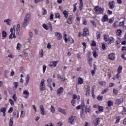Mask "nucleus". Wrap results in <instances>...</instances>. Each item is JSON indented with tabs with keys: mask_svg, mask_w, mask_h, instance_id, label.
<instances>
[{
	"mask_svg": "<svg viewBox=\"0 0 126 126\" xmlns=\"http://www.w3.org/2000/svg\"><path fill=\"white\" fill-rule=\"evenodd\" d=\"M99 54L97 53L95 51H94L93 52V55L94 58H98V55Z\"/></svg>",
	"mask_w": 126,
	"mask_h": 126,
	"instance_id": "20",
	"label": "nucleus"
},
{
	"mask_svg": "<svg viewBox=\"0 0 126 126\" xmlns=\"http://www.w3.org/2000/svg\"><path fill=\"white\" fill-rule=\"evenodd\" d=\"M9 21H10V20H9V19H7V20H4V22H6L7 25H10V24H9Z\"/></svg>",
	"mask_w": 126,
	"mask_h": 126,
	"instance_id": "41",
	"label": "nucleus"
},
{
	"mask_svg": "<svg viewBox=\"0 0 126 126\" xmlns=\"http://www.w3.org/2000/svg\"><path fill=\"white\" fill-rule=\"evenodd\" d=\"M82 107H83V106L82 105H79V106L76 107V109H77V110H80V109H81Z\"/></svg>",
	"mask_w": 126,
	"mask_h": 126,
	"instance_id": "49",
	"label": "nucleus"
},
{
	"mask_svg": "<svg viewBox=\"0 0 126 126\" xmlns=\"http://www.w3.org/2000/svg\"><path fill=\"white\" fill-rule=\"evenodd\" d=\"M68 41L69 43H71V44H73V43H74V40H73V39L71 37L68 38Z\"/></svg>",
	"mask_w": 126,
	"mask_h": 126,
	"instance_id": "28",
	"label": "nucleus"
},
{
	"mask_svg": "<svg viewBox=\"0 0 126 126\" xmlns=\"http://www.w3.org/2000/svg\"><path fill=\"white\" fill-rule=\"evenodd\" d=\"M59 112H60V113H62V114H63V115H66V110L64 109H63L61 108H58Z\"/></svg>",
	"mask_w": 126,
	"mask_h": 126,
	"instance_id": "16",
	"label": "nucleus"
},
{
	"mask_svg": "<svg viewBox=\"0 0 126 126\" xmlns=\"http://www.w3.org/2000/svg\"><path fill=\"white\" fill-rule=\"evenodd\" d=\"M98 111H99V112H103V107L99 106L98 107Z\"/></svg>",
	"mask_w": 126,
	"mask_h": 126,
	"instance_id": "42",
	"label": "nucleus"
},
{
	"mask_svg": "<svg viewBox=\"0 0 126 126\" xmlns=\"http://www.w3.org/2000/svg\"><path fill=\"white\" fill-rule=\"evenodd\" d=\"M55 35L58 40H62V39L63 38V35H62V33H61L60 32H55Z\"/></svg>",
	"mask_w": 126,
	"mask_h": 126,
	"instance_id": "8",
	"label": "nucleus"
},
{
	"mask_svg": "<svg viewBox=\"0 0 126 126\" xmlns=\"http://www.w3.org/2000/svg\"><path fill=\"white\" fill-rule=\"evenodd\" d=\"M9 101L10 102V104L11 105V106H14V101H13V100L9 99Z\"/></svg>",
	"mask_w": 126,
	"mask_h": 126,
	"instance_id": "38",
	"label": "nucleus"
},
{
	"mask_svg": "<svg viewBox=\"0 0 126 126\" xmlns=\"http://www.w3.org/2000/svg\"><path fill=\"white\" fill-rule=\"evenodd\" d=\"M76 5H77V3H75L73 4V6H74V9L73 10V12H75V11H76L77 8L76 7Z\"/></svg>",
	"mask_w": 126,
	"mask_h": 126,
	"instance_id": "33",
	"label": "nucleus"
},
{
	"mask_svg": "<svg viewBox=\"0 0 126 126\" xmlns=\"http://www.w3.org/2000/svg\"><path fill=\"white\" fill-rule=\"evenodd\" d=\"M82 37H86V36H89V30L88 29H84V32L82 34Z\"/></svg>",
	"mask_w": 126,
	"mask_h": 126,
	"instance_id": "6",
	"label": "nucleus"
},
{
	"mask_svg": "<svg viewBox=\"0 0 126 126\" xmlns=\"http://www.w3.org/2000/svg\"><path fill=\"white\" fill-rule=\"evenodd\" d=\"M108 58L109 60H110L111 61H115V59H116V55L114 53H110L108 55Z\"/></svg>",
	"mask_w": 126,
	"mask_h": 126,
	"instance_id": "5",
	"label": "nucleus"
},
{
	"mask_svg": "<svg viewBox=\"0 0 126 126\" xmlns=\"http://www.w3.org/2000/svg\"><path fill=\"white\" fill-rule=\"evenodd\" d=\"M87 96H89L90 95V87L89 86L87 88V93L86 94Z\"/></svg>",
	"mask_w": 126,
	"mask_h": 126,
	"instance_id": "22",
	"label": "nucleus"
},
{
	"mask_svg": "<svg viewBox=\"0 0 126 126\" xmlns=\"http://www.w3.org/2000/svg\"><path fill=\"white\" fill-rule=\"evenodd\" d=\"M24 111H21V118H24Z\"/></svg>",
	"mask_w": 126,
	"mask_h": 126,
	"instance_id": "51",
	"label": "nucleus"
},
{
	"mask_svg": "<svg viewBox=\"0 0 126 126\" xmlns=\"http://www.w3.org/2000/svg\"><path fill=\"white\" fill-rule=\"evenodd\" d=\"M94 10L96 13H98V14H100V13H104V8H102L99 6H96L94 8Z\"/></svg>",
	"mask_w": 126,
	"mask_h": 126,
	"instance_id": "3",
	"label": "nucleus"
},
{
	"mask_svg": "<svg viewBox=\"0 0 126 126\" xmlns=\"http://www.w3.org/2000/svg\"><path fill=\"white\" fill-rule=\"evenodd\" d=\"M108 41H109L108 42L109 45H111L112 43H114V42H115V39H114L113 37H110L108 39Z\"/></svg>",
	"mask_w": 126,
	"mask_h": 126,
	"instance_id": "17",
	"label": "nucleus"
},
{
	"mask_svg": "<svg viewBox=\"0 0 126 126\" xmlns=\"http://www.w3.org/2000/svg\"><path fill=\"white\" fill-rule=\"evenodd\" d=\"M101 119L100 118H97L95 119V122L94 123V126H98L100 124V121Z\"/></svg>",
	"mask_w": 126,
	"mask_h": 126,
	"instance_id": "14",
	"label": "nucleus"
},
{
	"mask_svg": "<svg viewBox=\"0 0 126 126\" xmlns=\"http://www.w3.org/2000/svg\"><path fill=\"white\" fill-rule=\"evenodd\" d=\"M114 105V103L113 101L109 100L108 101V106L109 107H111V106H113Z\"/></svg>",
	"mask_w": 126,
	"mask_h": 126,
	"instance_id": "32",
	"label": "nucleus"
},
{
	"mask_svg": "<svg viewBox=\"0 0 126 126\" xmlns=\"http://www.w3.org/2000/svg\"><path fill=\"white\" fill-rule=\"evenodd\" d=\"M23 94H24L25 95H29V93L28 92V91L25 90L23 91Z\"/></svg>",
	"mask_w": 126,
	"mask_h": 126,
	"instance_id": "48",
	"label": "nucleus"
},
{
	"mask_svg": "<svg viewBox=\"0 0 126 126\" xmlns=\"http://www.w3.org/2000/svg\"><path fill=\"white\" fill-rule=\"evenodd\" d=\"M43 28H44V29H45L46 30H48V29H49V26H48V25H47L45 24H43Z\"/></svg>",
	"mask_w": 126,
	"mask_h": 126,
	"instance_id": "35",
	"label": "nucleus"
},
{
	"mask_svg": "<svg viewBox=\"0 0 126 126\" xmlns=\"http://www.w3.org/2000/svg\"><path fill=\"white\" fill-rule=\"evenodd\" d=\"M44 57V52L43 51V49H41V50L39 51V58H43Z\"/></svg>",
	"mask_w": 126,
	"mask_h": 126,
	"instance_id": "21",
	"label": "nucleus"
},
{
	"mask_svg": "<svg viewBox=\"0 0 126 126\" xmlns=\"http://www.w3.org/2000/svg\"><path fill=\"white\" fill-rule=\"evenodd\" d=\"M107 20H108V15H105L103 17V19H102V22H105Z\"/></svg>",
	"mask_w": 126,
	"mask_h": 126,
	"instance_id": "24",
	"label": "nucleus"
},
{
	"mask_svg": "<svg viewBox=\"0 0 126 126\" xmlns=\"http://www.w3.org/2000/svg\"><path fill=\"white\" fill-rule=\"evenodd\" d=\"M122 30H119L117 32V34H118V35H122Z\"/></svg>",
	"mask_w": 126,
	"mask_h": 126,
	"instance_id": "60",
	"label": "nucleus"
},
{
	"mask_svg": "<svg viewBox=\"0 0 126 126\" xmlns=\"http://www.w3.org/2000/svg\"><path fill=\"white\" fill-rule=\"evenodd\" d=\"M122 114L123 115H126V108H123V111L122 112Z\"/></svg>",
	"mask_w": 126,
	"mask_h": 126,
	"instance_id": "47",
	"label": "nucleus"
},
{
	"mask_svg": "<svg viewBox=\"0 0 126 126\" xmlns=\"http://www.w3.org/2000/svg\"><path fill=\"white\" fill-rule=\"evenodd\" d=\"M16 96V94H14L12 96V98H13V100H14L15 102H16V101L17 100V97Z\"/></svg>",
	"mask_w": 126,
	"mask_h": 126,
	"instance_id": "39",
	"label": "nucleus"
},
{
	"mask_svg": "<svg viewBox=\"0 0 126 126\" xmlns=\"http://www.w3.org/2000/svg\"><path fill=\"white\" fill-rule=\"evenodd\" d=\"M46 88V85L45 84V79H42L41 82L40 84L39 89L40 91H44Z\"/></svg>",
	"mask_w": 126,
	"mask_h": 126,
	"instance_id": "2",
	"label": "nucleus"
},
{
	"mask_svg": "<svg viewBox=\"0 0 126 126\" xmlns=\"http://www.w3.org/2000/svg\"><path fill=\"white\" fill-rule=\"evenodd\" d=\"M123 69V67H122L121 65H120L118 68V74H120L121 72H122V70Z\"/></svg>",
	"mask_w": 126,
	"mask_h": 126,
	"instance_id": "27",
	"label": "nucleus"
},
{
	"mask_svg": "<svg viewBox=\"0 0 126 126\" xmlns=\"http://www.w3.org/2000/svg\"><path fill=\"white\" fill-rule=\"evenodd\" d=\"M40 113L42 115H46V112L44 111V106L43 105L40 106Z\"/></svg>",
	"mask_w": 126,
	"mask_h": 126,
	"instance_id": "15",
	"label": "nucleus"
},
{
	"mask_svg": "<svg viewBox=\"0 0 126 126\" xmlns=\"http://www.w3.org/2000/svg\"><path fill=\"white\" fill-rule=\"evenodd\" d=\"M14 85L15 88H17V87H18V83L14 82Z\"/></svg>",
	"mask_w": 126,
	"mask_h": 126,
	"instance_id": "58",
	"label": "nucleus"
},
{
	"mask_svg": "<svg viewBox=\"0 0 126 126\" xmlns=\"http://www.w3.org/2000/svg\"><path fill=\"white\" fill-rule=\"evenodd\" d=\"M51 111L52 113H55V108H54V107L53 106H52L51 107Z\"/></svg>",
	"mask_w": 126,
	"mask_h": 126,
	"instance_id": "54",
	"label": "nucleus"
},
{
	"mask_svg": "<svg viewBox=\"0 0 126 126\" xmlns=\"http://www.w3.org/2000/svg\"><path fill=\"white\" fill-rule=\"evenodd\" d=\"M12 125H13V118H11L10 119L9 126H12Z\"/></svg>",
	"mask_w": 126,
	"mask_h": 126,
	"instance_id": "34",
	"label": "nucleus"
},
{
	"mask_svg": "<svg viewBox=\"0 0 126 126\" xmlns=\"http://www.w3.org/2000/svg\"><path fill=\"white\" fill-rule=\"evenodd\" d=\"M30 21V14H27L24 18L23 22L22 23L24 27H26Z\"/></svg>",
	"mask_w": 126,
	"mask_h": 126,
	"instance_id": "1",
	"label": "nucleus"
},
{
	"mask_svg": "<svg viewBox=\"0 0 126 126\" xmlns=\"http://www.w3.org/2000/svg\"><path fill=\"white\" fill-rule=\"evenodd\" d=\"M113 27H115V28H118V25H117V23H114L113 24Z\"/></svg>",
	"mask_w": 126,
	"mask_h": 126,
	"instance_id": "64",
	"label": "nucleus"
},
{
	"mask_svg": "<svg viewBox=\"0 0 126 126\" xmlns=\"http://www.w3.org/2000/svg\"><path fill=\"white\" fill-rule=\"evenodd\" d=\"M6 109L5 108L2 107L0 109L1 113H3V114H5V111Z\"/></svg>",
	"mask_w": 126,
	"mask_h": 126,
	"instance_id": "36",
	"label": "nucleus"
},
{
	"mask_svg": "<svg viewBox=\"0 0 126 126\" xmlns=\"http://www.w3.org/2000/svg\"><path fill=\"white\" fill-rule=\"evenodd\" d=\"M97 100L99 101H102L103 100V96H100V95H98L97 97Z\"/></svg>",
	"mask_w": 126,
	"mask_h": 126,
	"instance_id": "46",
	"label": "nucleus"
},
{
	"mask_svg": "<svg viewBox=\"0 0 126 126\" xmlns=\"http://www.w3.org/2000/svg\"><path fill=\"white\" fill-rule=\"evenodd\" d=\"M120 120H121L120 117H116V121L115 124H119V123H120Z\"/></svg>",
	"mask_w": 126,
	"mask_h": 126,
	"instance_id": "37",
	"label": "nucleus"
},
{
	"mask_svg": "<svg viewBox=\"0 0 126 126\" xmlns=\"http://www.w3.org/2000/svg\"><path fill=\"white\" fill-rule=\"evenodd\" d=\"M30 79V76H29V75H27L26 78V83L25 84V86H27V85H28V83H29Z\"/></svg>",
	"mask_w": 126,
	"mask_h": 126,
	"instance_id": "13",
	"label": "nucleus"
},
{
	"mask_svg": "<svg viewBox=\"0 0 126 126\" xmlns=\"http://www.w3.org/2000/svg\"><path fill=\"white\" fill-rule=\"evenodd\" d=\"M118 90H117L116 89H113V93H115L116 94H118Z\"/></svg>",
	"mask_w": 126,
	"mask_h": 126,
	"instance_id": "63",
	"label": "nucleus"
},
{
	"mask_svg": "<svg viewBox=\"0 0 126 126\" xmlns=\"http://www.w3.org/2000/svg\"><path fill=\"white\" fill-rule=\"evenodd\" d=\"M13 111V108H12V107H10L8 111V113H12Z\"/></svg>",
	"mask_w": 126,
	"mask_h": 126,
	"instance_id": "56",
	"label": "nucleus"
},
{
	"mask_svg": "<svg viewBox=\"0 0 126 126\" xmlns=\"http://www.w3.org/2000/svg\"><path fill=\"white\" fill-rule=\"evenodd\" d=\"M93 61V58H89L88 60V63L91 66V67H92V62Z\"/></svg>",
	"mask_w": 126,
	"mask_h": 126,
	"instance_id": "26",
	"label": "nucleus"
},
{
	"mask_svg": "<svg viewBox=\"0 0 126 126\" xmlns=\"http://www.w3.org/2000/svg\"><path fill=\"white\" fill-rule=\"evenodd\" d=\"M123 102H124V99L123 98L116 99L115 104L120 105V104H122Z\"/></svg>",
	"mask_w": 126,
	"mask_h": 126,
	"instance_id": "11",
	"label": "nucleus"
},
{
	"mask_svg": "<svg viewBox=\"0 0 126 126\" xmlns=\"http://www.w3.org/2000/svg\"><path fill=\"white\" fill-rule=\"evenodd\" d=\"M92 46H93V47H95V46H96V42L93 41L92 42Z\"/></svg>",
	"mask_w": 126,
	"mask_h": 126,
	"instance_id": "62",
	"label": "nucleus"
},
{
	"mask_svg": "<svg viewBox=\"0 0 126 126\" xmlns=\"http://www.w3.org/2000/svg\"><path fill=\"white\" fill-rule=\"evenodd\" d=\"M74 99H77V95H76V94L73 95V100H74Z\"/></svg>",
	"mask_w": 126,
	"mask_h": 126,
	"instance_id": "57",
	"label": "nucleus"
},
{
	"mask_svg": "<svg viewBox=\"0 0 126 126\" xmlns=\"http://www.w3.org/2000/svg\"><path fill=\"white\" fill-rule=\"evenodd\" d=\"M57 95L59 96H61V94L63 92V87H60L57 90Z\"/></svg>",
	"mask_w": 126,
	"mask_h": 126,
	"instance_id": "9",
	"label": "nucleus"
},
{
	"mask_svg": "<svg viewBox=\"0 0 126 126\" xmlns=\"http://www.w3.org/2000/svg\"><path fill=\"white\" fill-rule=\"evenodd\" d=\"M13 38H16L15 34L11 33L10 35L9 36V39H10L11 40Z\"/></svg>",
	"mask_w": 126,
	"mask_h": 126,
	"instance_id": "29",
	"label": "nucleus"
},
{
	"mask_svg": "<svg viewBox=\"0 0 126 126\" xmlns=\"http://www.w3.org/2000/svg\"><path fill=\"white\" fill-rule=\"evenodd\" d=\"M91 22L93 24V26H94V27H96V23H95V22H94L93 20H91Z\"/></svg>",
	"mask_w": 126,
	"mask_h": 126,
	"instance_id": "52",
	"label": "nucleus"
},
{
	"mask_svg": "<svg viewBox=\"0 0 126 126\" xmlns=\"http://www.w3.org/2000/svg\"><path fill=\"white\" fill-rule=\"evenodd\" d=\"M83 79H82V78L81 77H79L78 78V83L79 84H83Z\"/></svg>",
	"mask_w": 126,
	"mask_h": 126,
	"instance_id": "23",
	"label": "nucleus"
},
{
	"mask_svg": "<svg viewBox=\"0 0 126 126\" xmlns=\"http://www.w3.org/2000/svg\"><path fill=\"white\" fill-rule=\"evenodd\" d=\"M63 123L60 122L57 123V126H63Z\"/></svg>",
	"mask_w": 126,
	"mask_h": 126,
	"instance_id": "59",
	"label": "nucleus"
},
{
	"mask_svg": "<svg viewBox=\"0 0 126 126\" xmlns=\"http://www.w3.org/2000/svg\"><path fill=\"white\" fill-rule=\"evenodd\" d=\"M42 10H43L42 14H43V15H46V14H47V10L44 8H42Z\"/></svg>",
	"mask_w": 126,
	"mask_h": 126,
	"instance_id": "44",
	"label": "nucleus"
},
{
	"mask_svg": "<svg viewBox=\"0 0 126 126\" xmlns=\"http://www.w3.org/2000/svg\"><path fill=\"white\" fill-rule=\"evenodd\" d=\"M55 17L56 18H59V19H60V18H61V15H60V13H57L55 14Z\"/></svg>",
	"mask_w": 126,
	"mask_h": 126,
	"instance_id": "40",
	"label": "nucleus"
},
{
	"mask_svg": "<svg viewBox=\"0 0 126 126\" xmlns=\"http://www.w3.org/2000/svg\"><path fill=\"white\" fill-rule=\"evenodd\" d=\"M21 46V44L20 43H18L17 45V50H20V46Z\"/></svg>",
	"mask_w": 126,
	"mask_h": 126,
	"instance_id": "55",
	"label": "nucleus"
},
{
	"mask_svg": "<svg viewBox=\"0 0 126 126\" xmlns=\"http://www.w3.org/2000/svg\"><path fill=\"white\" fill-rule=\"evenodd\" d=\"M123 25H124V21H122V22H120L119 24V26L121 27V26H123Z\"/></svg>",
	"mask_w": 126,
	"mask_h": 126,
	"instance_id": "61",
	"label": "nucleus"
},
{
	"mask_svg": "<svg viewBox=\"0 0 126 126\" xmlns=\"http://www.w3.org/2000/svg\"><path fill=\"white\" fill-rule=\"evenodd\" d=\"M46 68H47V66L44 65L43 66V73H45V71H46Z\"/></svg>",
	"mask_w": 126,
	"mask_h": 126,
	"instance_id": "53",
	"label": "nucleus"
},
{
	"mask_svg": "<svg viewBox=\"0 0 126 126\" xmlns=\"http://www.w3.org/2000/svg\"><path fill=\"white\" fill-rule=\"evenodd\" d=\"M76 117L71 116L68 120V123L71 124V125H74L75 122H76Z\"/></svg>",
	"mask_w": 126,
	"mask_h": 126,
	"instance_id": "4",
	"label": "nucleus"
},
{
	"mask_svg": "<svg viewBox=\"0 0 126 126\" xmlns=\"http://www.w3.org/2000/svg\"><path fill=\"white\" fill-rule=\"evenodd\" d=\"M63 14L64 15L65 18H67V17L68 16V12H67L66 10H64L63 12Z\"/></svg>",
	"mask_w": 126,
	"mask_h": 126,
	"instance_id": "25",
	"label": "nucleus"
},
{
	"mask_svg": "<svg viewBox=\"0 0 126 126\" xmlns=\"http://www.w3.org/2000/svg\"><path fill=\"white\" fill-rule=\"evenodd\" d=\"M71 16H69L68 19H67V23L68 24H71L72 23V20L71 19Z\"/></svg>",
	"mask_w": 126,
	"mask_h": 126,
	"instance_id": "19",
	"label": "nucleus"
},
{
	"mask_svg": "<svg viewBox=\"0 0 126 126\" xmlns=\"http://www.w3.org/2000/svg\"><path fill=\"white\" fill-rule=\"evenodd\" d=\"M109 8H110V9H113V8H115V1H112L109 2Z\"/></svg>",
	"mask_w": 126,
	"mask_h": 126,
	"instance_id": "10",
	"label": "nucleus"
},
{
	"mask_svg": "<svg viewBox=\"0 0 126 126\" xmlns=\"http://www.w3.org/2000/svg\"><path fill=\"white\" fill-rule=\"evenodd\" d=\"M19 30H20V24H18L17 28L16 29V31H17L16 35L18 36L19 35Z\"/></svg>",
	"mask_w": 126,
	"mask_h": 126,
	"instance_id": "18",
	"label": "nucleus"
},
{
	"mask_svg": "<svg viewBox=\"0 0 126 126\" xmlns=\"http://www.w3.org/2000/svg\"><path fill=\"white\" fill-rule=\"evenodd\" d=\"M71 104H72V106H75V100L72 99L71 101Z\"/></svg>",
	"mask_w": 126,
	"mask_h": 126,
	"instance_id": "45",
	"label": "nucleus"
},
{
	"mask_svg": "<svg viewBox=\"0 0 126 126\" xmlns=\"http://www.w3.org/2000/svg\"><path fill=\"white\" fill-rule=\"evenodd\" d=\"M85 110H86V114H87V112H88V113H89V112H90V108H87V106H86V108H85Z\"/></svg>",
	"mask_w": 126,
	"mask_h": 126,
	"instance_id": "43",
	"label": "nucleus"
},
{
	"mask_svg": "<svg viewBox=\"0 0 126 126\" xmlns=\"http://www.w3.org/2000/svg\"><path fill=\"white\" fill-rule=\"evenodd\" d=\"M13 117H14V118H17V119H18V118H19V113H18V111H14L13 113Z\"/></svg>",
	"mask_w": 126,
	"mask_h": 126,
	"instance_id": "12",
	"label": "nucleus"
},
{
	"mask_svg": "<svg viewBox=\"0 0 126 126\" xmlns=\"http://www.w3.org/2000/svg\"><path fill=\"white\" fill-rule=\"evenodd\" d=\"M7 35V33L5 32V31H3L2 32V36L3 38H5Z\"/></svg>",
	"mask_w": 126,
	"mask_h": 126,
	"instance_id": "31",
	"label": "nucleus"
},
{
	"mask_svg": "<svg viewBox=\"0 0 126 126\" xmlns=\"http://www.w3.org/2000/svg\"><path fill=\"white\" fill-rule=\"evenodd\" d=\"M110 37H109V36L105 35H104V41H105V42H108L109 41V38Z\"/></svg>",
	"mask_w": 126,
	"mask_h": 126,
	"instance_id": "30",
	"label": "nucleus"
},
{
	"mask_svg": "<svg viewBox=\"0 0 126 126\" xmlns=\"http://www.w3.org/2000/svg\"><path fill=\"white\" fill-rule=\"evenodd\" d=\"M58 63H59V61H52L50 62L49 65L50 67H56L58 64Z\"/></svg>",
	"mask_w": 126,
	"mask_h": 126,
	"instance_id": "7",
	"label": "nucleus"
},
{
	"mask_svg": "<svg viewBox=\"0 0 126 126\" xmlns=\"http://www.w3.org/2000/svg\"><path fill=\"white\" fill-rule=\"evenodd\" d=\"M58 79H63V77H62V75H61V74H58Z\"/></svg>",
	"mask_w": 126,
	"mask_h": 126,
	"instance_id": "50",
	"label": "nucleus"
}]
</instances>
